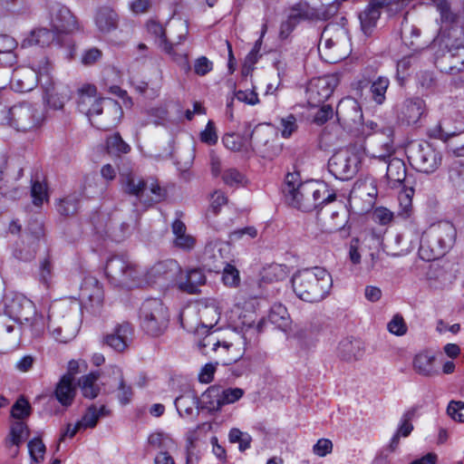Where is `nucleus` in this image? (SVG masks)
<instances>
[{
    "mask_svg": "<svg viewBox=\"0 0 464 464\" xmlns=\"http://www.w3.org/2000/svg\"><path fill=\"white\" fill-rule=\"evenodd\" d=\"M282 191L289 206L305 212L335 199V194L330 193L324 184L314 180L301 181L296 173L286 175Z\"/></svg>",
    "mask_w": 464,
    "mask_h": 464,
    "instance_id": "obj_1",
    "label": "nucleus"
},
{
    "mask_svg": "<svg viewBox=\"0 0 464 464\" xmlns=\"http://www.w3.org/2000/svg\"><path fill=\"white\" fill-rule=\"evenodd\" d=\"M292 287L301 300L316 303L330 294L333 278L326 269L314 266L296 272L292 277Z\"/></svg>",
    "mask_w": 464,
    "mask_h": 464,
    "instance_id": "obj_2",
    "label": "nucleus"
},
{
    "mask_svg": "<svg viewBox=\"0 0 464 464\" xmlns=\"http://www.w3.org/2000/svg\"><path fill=\"white\" fill-rule=\"evenodd\" d=\"M76 103L79 111L89 119L101 114L105 108L106 117L111 116V120L101 126L104 130L115 127L123 114L122 108L118 102L111 99L104 100L98 96L97 89L92 84H83L78 89Z\"/></svg>",
    "mask_w": 464,
    "mask_h": 464,
    "instance_id": "obj_3",
    "label": "nucleus"
},
{
    "mask_svg": "<svg viewBox=\"0 0 464 464\" xmlns=\"http://www.w3.org/2000/svg\"><path fill=\"white\" fill-rule=\"evenodd\" d=\"M457 230L450 222L430 226L420 239L419 255L422 260L432 261L444 256L454 246Z\"/></svg>",
    "mask_w": 464,
    "mask_h": 464,
    "instance_id": "obj_4",
    "label": "nucleus"
},
{
    "mask_svg": "<svg viewBox=\"0 0 464 464\" xmlns=\"http://www.w3.org/2000/svg\"><path fill=\"white\" fill-rule=\"evenodd\" d=\"M440 48L446 50L441 59L437 60V66L445 72H459L464 70V34L455 26L441 29L433 40Z\"/></svg>",
    "mask_w": 464,
    "mask_h": 464,
    "instance_id": "obj_5",
    "label": "nucleus"
},
{
    "mask_svg": "<svg viewBox=\"0 0 464 464\" xmlns=\"http://www.w3.org/2000/svg\"><path fill=\"white\" fill-rule=\"evenodd\" d=\"M81 319L76 308L66 304H54L50 307L47 328L58 342L68 343L78 334Z\"/></svg>",
    "mask_w": 464,
    "mask_h": 464,
    "instance_id": "obj_6",
    "label": "nucleus"
},
{
    "mask_svg": "<svg viewBox=\"0 0 464 464\" xmlns=\"http://www.w3.org/2000/svg\"><path fill=\"white\" fill-rule=\"evenodd\" d=\"M40 110L29 102H19L10 108L0 103V123L17 131L28 132L37 130L43 122Z\"/></svg>",
    "mask_w": 464,
    "mask_h": 464,
    "instance_id": "obj_7",
    "label": "nucleus"
},
{
    "mask_svg": "<svg viewBox=\"0 0 464 464\" xmlns=\"http://www.w3.org/2000/svg\"><path fill=\"white\" fill-rule=\"evenodd\" d=\"M140 321L142 330L147 334L160 336L168 328L169 310L158 298L146 299L140 308Z\"/></svg>",
    "mask_w": 464,
    "mask_h": 464,
    "instance_id": "obj_8",
    "label": "nucleus"
},
{
    "mask_svg": "<svg viewBox=\"0 0 464 464\" xmlns=\"http://www.w3.org/2000/svg\"><path fill=\"white\" fill-rule=\"evenodd\" d=\"M105 274L116 285H140L142 281L139 278V271L126 256H115L108 259L105 266Z\"/></svg>",
    "mask_w": 464,
    "mask_h": 464,
    "instance_id": "obj_9",
    "label": "nucleus"
},
{
    "mask_svg": "<svg viewBox=\"0 0 464 464\" xmlns=\"http://www.w3.org/2000/svg\"><path fill=\"white\" fill-rule=\"evenodd\" d=\"M411 165L420 172L432 173L441 163V155L429 142L411 144L408 149Z\"/></svg>",
    "mask_w": 464,
    "mask_h": 464,
    "instance_id": "obj_10",
    "label": "nucleus"
},
{
    "mask_svg": "<svg viewBox=\"0 0 464 464\" xmlns=\"http://www.w3.org/2000/svg\"><path fill=\"white\" fill-rule=\"evenodd\" d=\"M359 156L349 150H341L335 152L328 160V170L337 179L348 180L358 171Z\"/></svg>",
    "mask_w": 464,
    "mask_h": 464,
    "instance_id": "obj_11",
    "label": "nucleus"
},
{
    "mask_svg": "<svg viewBox=\"0 0 464 464\" xmlns=\"http://www.w3.org/2000/svg\"><path fill=\"white\" fill-rule=\"evenodd\" d=\"M373 73V70L364 69L361 78L353 83V86L359 92H362L363 89L369 86L372 101L377 105H382L386 101V92L390 86V80L386 76L374 78Z\"/></svg>",
    "mask_w": 464,
    "mask_h": 464,
    "instance_id": "obj_12",
    "label": "nucleus"
},
{
    "mask_svg": "<svg viewBox=\"0 0 464 464\" xmlns=\"http://www.w3.org/2000/svg\"><path fill=\"white\" fill-rule=\"evenodd\" d=\"M181 267L174 259L160 261L152 266L145 274V282L149 285L169 286L176 283Z\"/></svg>",
    "mask_w": 464,
    "mask_h": 464,
    "instance_id": "obj_13",
    "label": "nucleus"
},
{
    "mask_svg": "<svg viewBox=\"0 0 464 464\" xmlns=\"http://www.w3.org/2000/svg\"><path fill=\"white\" fill-rule=\"evenodd\" d=\"M338 85L336 75H325L314 79L306 89L307 102L312 107H317L328 100Z\"/></svg>",
    "mask_w": 464,
    "mask_h": 464,
    "instance_id": "obj_14",
    "label": "nucleus"
},
{
    "mask_svg": "<svg viewBox=\"0 0 464 464\" xmlns=\"http://www.w3.org/2000/svg\"><path fill=\"white\" fill-rule=\"evenodd\" d=\"M80 297L84 309L92 314L99 313L104 297L99 281L94 277L84 278L80 290Z\"/></svg>",
    "mask_w": 464,
    "mask_h": 464,
    "instance_id": "obj_15",
    "label": "nucleus"
},
{
    "mask_svg": "<svg viewBox=\"0 0 464 464\" xmlns=\"http://www.w3.org/2000/svg\"><path fill=\"white\" fill-rule=\"evenodd\" d=\"M147 30L150 35L155 37V42L158 44L159 47L170 55L173 61H175L184 70H190L188 55L185 53L179 54L174 51V44L168 41L165 29L162 24L156 21H150L147 24Z\"/></svg>",
    "mask_w": 464,
    "mask_h": 464,
    "instance_id": "obj_16",
    "label": "nucleus"
},
{
    "mask_svg": "<svg viewBox=\"0 0 464 464\" xmlns=\"http://www.w3.org/2000/svg\"><path fill=\"white\" fill-rule=\"evenodd\" d=\"M50 24L56 34H70L77 29L74 15L68 7L59 3L50 6Z\"/></svg>",
    "mask_w": 464,
    "mask_h": 464,
    "instance_id": "obj_17",
    "label": "nucleus"
},
{
    "mask_svg": "<svg viewBox=\"0 0 464 464\" xmlns=\"http://www.w3.org/2000/svg\"><path fill=\"white\" fill-rule=\"evenodd\" d=\"M115 221L108 213L103 211L95 214L92 218V222L97 233L108 235L113 240L121 241L125 237L129 225Z\"/></svg>",
    "mask_w": 464,
    "mask_h": 464,
    "instance_id": "obj_18",
    "label": "nucleus"
},
{
    "mask_svg": "<svg viewBox=\"0 0 464 464\" xmlns=\"http://www.w3.org/2000/svg\"><path fill=\"white\" fill-rule=\"evenodd\" d=\"M274 139V131L268 124L257 125L250 135V140L254 150L262 158L266 160H273L275 157H276L277 149L267 150L265 148L267 143L273 141Z\"/></svg>",
    "mask_w": 464,
    "mask_h": 464,
    "instance_id": "obj_19",
    "label": "nucleus"
},
{
    "mask_svg": "<svg viewBox=\"0 0 464 464\" xmlns=\"http://www.w3.org/2000/svg\"><path fill=\"white\" fill-rule=\"evenodd\" d=\"M213 325L212 323L209 324L202 323L201 326L197 328V335L205 334V336L198 342V346L202 353L206 355L209 354L210 352L218 353L219 349H221L220 354L222 355L231 347V343L225 341L220 342L215 332H209V329Z\"/></svg>",
    "mask_w": 464,
    "mask_h": 464,
    "instance_id": "obj_20",
    "label": "nucleus"
},
{
    "mask_svg": "<svg viewBox=\"0 0 464 464\" xmlns=\"http://www.w3.org/2000/svg\"><path fill=\"white\" fill-rule=\"evenodd\" d=\"M425 111V102L418 97L409 98L397 106L399 121L408 124H416Z\"/></svg>",
    "mask_w": 464,
    "mask_h": 464,
    "instance_id": "obj_21",
    "label": "nucleus"
},
{
    "mask_svg": "<svg viewBox=\"0 0 464 464\" xmlns=\"http://www.w3.org/2000/svg\"><path fill=\"white\" fill-rule=\"evenodd\" d=\"M401 35L404 44L412 51L419 52L428 47L427 43H421L420 29L414 23L412 15L405 14L401 24Z\"/></svg>",
    "mask_w": 464,
    "mask_h": 464,
    "instance_id": "obj_22",
    "label": "nucleus"
},
{
    "mask_svg": "<svg viewBox=\"0 0 464 464\" xmlns=\"http://www.w3.org/2000/svg\"><path fill=\"white\" fill-rule=\"evenodd\" d=\"M330 28L326 27L322 34V37L318 45V51L321 56L328 63H334L346 56L345 53H339L338 36L343 35V30L338 29L335 39L329 36Z\"/></svg>",
    "mask_w": 464,
    "mask_h": 464,
    "instance_id": "obj_23",
    "label": "nucleus"
},
{
    "mask_svg": "<svg viewBox=\"0 0 464 464\" xmlns=\"http://www.w3.org/2000/svg\"><path fill=\"white\" fill-rule=\"evenodd\" d=\"M455 119L454 126L450 124V119H442L439 125L431 130L430 135L436 139L446 141L450 137H453L464 130V110L455 111L452 115Z\"/></svg>",
    "mask_w": 464,
    "mask_h": 464,
    "instance_id": "obj_24",
    "label": "nucleus"
},
{
    "mask_svg": "<svg viewBox=\"0 0 464 464\" xmlns=\"http://www.w3.org/2000/svg\"><path fill=\"white\" fill-rule=\"evenodd\" d=\"M227 246L220 241L208 242L203 252V259L209 270L219 272L224 265Z\"/></svg>",
    "mask_w": 464,
    "mask_h": 464,
    "instance_id": "obj_25",
    "label": "nucleus"
},
{
    "mask_svg": "<svg viewBox=\"0 0 464 464\" xmlns=\"http://www.w3.org/2000/svg\"><path fill=\"white\" fill-rule=\"evenodd\" d=\"M5 314L17 320L29 321L26 310L33 309V304L23 295H5L4 299Z\"/></svg>",
    "mask_w": 464,
    "mask_h": 464,
    "instance_id": "obj_26",
    "label": "nucleus"
},
{
    "mask_svg": "<svg viewBox=\"0 0 464 464\" xmlns=\"http://www.w3.org/2000/svg\"><path fill=\"white\" fill-rule=\"evenodd\" d=\"M206 283V276L204 273L198 268H192L183 275L182 271L177 278L176 285L178 288L189 295L198 293L199 286Z\"/></svg>",
    "mask_w": 464,
    "mask_h": 464,
    "instance_id": "obj_27",
    "label": "nucleus"
},
{
    "mask_svg": "<svg viewBox=\"0 0 464 464\" xmlns=\"http://www.w3.org/2000/svg\"><path fill=\"white\" fill-rule=\"evenodd\" d=\"M175 407L182 418H194L199 413L200 404L197 394L188 391L177 397L174 401Z\"/></svg>",
    "mask_w": 464,
    "mask_h": 464,
    "instance_id": "obj_28",
    "label": "nucleus"
},
{
    "mask_svg": "<svg viewBox=\"0 0 464 464\" xmlns=\"http://www.w3.org/2000/svg\"><path fill=\"white\" fill-rule=\"evenodd\" d=\"M132 335V327L129 323L117 325L111 334L104 337V343L116 352H123Z\"/></svg>",
    "mask_w": 464,
    "mask_h": 464,
    "instance_id": "obj_29",
    "label": "nucleus"
},
{
    "mask_svg": "<svg viewBox=\"0 0 464 464\" xmlns=\"http://www.w3.org/2000/svg\"><path fill=\"white\" fill-rule=\"evenodd\" d=\"M120 182L125 193L135 196L142 202L147 191L148 181L132 172H124L120 175Z\"/></svg>",
    "mask_w": 464,
    "mask_h": 464,
    "instance_id": "obj_30",
    "label": "nucleus"
},
{
    "mask_svg": "<svg viewBox=\"0 0 464 464\" xmlns=\"http://www.w3.org/2000/svg\"><path fill=\"white\" fill-rule=\"evenodd\" d=\"M74 377L71 374H64L58 383L54 391L56 400L64 407L72 405L75 394L76 388L73 384Z\"/></svg>",
    "mask_w": 464,
    "mask_h": 464,
    "instance_id": "obj_31",
    "label": "nucleus"
},
{
    "mask_svg": "<svg viewBox=\"0 0 464 464\" xmlns=\"http://www.w3.org/2000/svg\"><path fill=\"white\" fill-rule=\"evenodd\" d=\"M381 8L382 6L375 0L369 3L359 14L361 28L365 35H370L372 29L376 26L377 21L381 16Z\"/></svg>",
    "mask_w": 464,
    "mask_h": 464,
    "instance_id": "obj_32",
    "label": "nucleus"
},
{
    "mask_svg": "<svg viewBox=\"0 0 464 464\" xmlns=\"http://www.w3.org/2000/svg\"><path fill=\"white\" fill-rule=\"evenodd\" d=\"M37 82V73L31 69L16 70L12 78V87L21 92L33 90Z\"/></svg>",
    "mask_w": 464,
    "mask_h": 464,
    "instance_id": "obj_33",
    "label": "nucleus"
},
{
    "mask_svg": "<svg viewBox=\"0 0 464 464\" xmlns=\"http://www.w3.org/2000/svg\"><path fill=\"white\" fill-rule=\"evenodd\" d=\"M119 16L109 7H102L95 16V24L102 34H109L118 27Z\"/></svg>",
    "mask_w": 464,
    "mask_h": 464,
    "instance_id": "obj_34",
    "label": "nucleus"
},
{
    "mask_svg": "<svg viewBox=\"0 0 464 464\" xmlns=\"http://www.w3.org/2000/svg\"><path fill=\"white\" fill-rule=\"evenodd\" d=\"M386 178L391 188H397L406 178V167L403 160L392 158L388 160Z\"/></svg>",
    "mask_w": 464,
    "mask_h": 464,
    "instance_id": "obj_35",
    "label": "nucleus"
},
{
    "mask_svg": "<svg viewBox=\"0 0 464 464\" xmlns=\"http://www.w3.org/2000/svg\"><path fill=\"white\" fill-rule=\"evenodd\" d=\"M222 387L218 385H212L203 392L199 404L201 409H206L208 411H218L223 407L221 398Z\"/></svg>",
    "mask_w": 464,
    "mask_h": 464,
    "instance_id": "obj_36",
    "label": "nucleus"
},
{
    "mask_svg": "<svg viewBox=\"0 0 464 464\" xmlns=\"http://www.w3.org/2000/svg\"><path fill=\"white\" fill-rule=\"evenodd\" d=\"M435 355L430 351H423L415 355L413 368L423 376H432L437 373L434 367Z\"/></svg>",
    "mask_w": 464,
    "mask_h": 464,
    "instance_id": "obj_37",
    "label": "nucleus"
},
{
    "mask_svg": "<svg viewBox=\"0 0 464 464\" xmlns=\"http://www.w3.org/2000/svg\"><path fill=\"white\" fill-rule=\"evenodd\" d=\"M56 32L46 28H37L22 42V47H29L33 45L47 46L51 44L56 35Z\"/></svg>",
    "mask_w": 464,
    "mask_h": 464,
    "instance_id": "obj_38",
    "label": "nucleus"
},
{
    "mask_svg": "<svg viewBox=\"0 0 464 464\" xmlns=\"http://www.w3.org/2000/svg\"><path fill=\"white\" fill-rule=\"evenodd\" d=\"M172 232L174 235L173 244L176 247L185 251L194 247L196 240L186 233V226L182 221L177 219L172 223Z\"/></svg>",
    "mask_w": 464,
    "mask_h": 464,
    "instance_id": "obj_39",
    "label": "nucleus"
},
{
    "mask_svg": "<svg viewBox=\"0 0 464 464\" xmlns=\"http://www.w3.org/2000/svg\"><path fill=\"white\" fill-rule=\"evenodd\" d=\"M111 411L106 408L105 405H101L99 408L95 404L90 405L82 419L78 420V423L82 428L93 429L101 418L109 416Z\"/></svg>",
    "mask_w": 464,
    "mask_h": 464,
    "instance_id": "obj_40",
    "label": "nucleus"
},
{
    "mask_svg": "<svg viewBox=\"0 0 464 464\" xmlns=\"http://www.w3.org/2000/svg\"><path fill=\"white\" fill-rule=\"evenodd\" d=\"M338 353L342 360L347 362L360 359L363 353L361 342L351 339L343 340L339 343Z\"/></svg>",
    "mask_w": 464,
    "mask_h": 464,
    "instance_id": "obj_41",
    "label": "nucleus"
},
{
    "mask_svg": "<svg viewBox=\"0 0 464 464\" xmlns=\"http://www.w3.org/2000/svg\"><path fill=\"white\" fill-rule=\"evenodd\" d=\"M99 378V372H92L79 379L78 383L83 397L87 399H94L98 396L101 391L100 386L97 384Z\"/></svg>",
    "mask_w": 464,
    "mask_h": 464,
    "instance_id": "obj_42",
    "label": "nucleus"
},
{
    "mask_svg": "<svg viewBox=\"0 0 464 464\" xmlns=\"http://www.w3.org/2000/svg\"><path fill=\"white\" fill-rule=\"evenodd\" d=\"M16 47L15 40L6 34L0 35V64L11 66L16 62L14 50Z\"/></svg>",
    "mask_w": 464,
    "mask_h": 464,
    "instance_id": "obj_43",
    "label": "nucleus"
},
{
    "mask_svg": "<svg viewBox=\"0 0 464 464\" xmlns=\"http://www.w3.org/2000/svg\"><path fill=\"white\" fill-rule=\"evenodd\" d=\"M269 322L282 331H285L290 324L287 309L282 304H275L268 314Z\"/></svg>",
    "mask_w": 464,
    "mask_h": 464,
    "instance_id": "obj_44",
    "label": "nucleus"
},
{
    "mask_svg": "<svg viewBox=\"0 0 464 464\" xmlns=\"http://www.w3.org/2000/svg\"><path fill=\"white\" fill-rule=\"evenodd\" d=\"M31 70H34L35 73H37V80L43 88L53 85L52 77L53 65L47 58H42L38 63L35 64V67L31 68Z\"/></svg>",
    "mask_w": 464,
    "mask_h": 464,
    "instance_id": "obj_45",
    "label": "nucleus"
},
{
    "mask_svg": "<svg viewBox=\"0 0 464 464\" xmlns=\"http://www.w3.org/2000/svg\"><path fill=\"white\" fill-rule=\"evenodd\" d=\"M314 16V11L306 3H297L289 11L287 18L296 25L302 20H310Z\"/></svg>",
    "mask_w": 464,
    "mask_h": 464,
    "instance_id": "obj_46",
    "label": "nucleus"
},
{
    "mask_svg": "<svg viewBox=\"0 0 464 464\" xmlns=\"http://www.w3.org/2000/svg\"><path fill=\"white\" fill-rule=\"evenodd\" d=\"M148 181L147 191L142 199L145 205H151L152 203H158L165 198L166 191L162 188L157 180L151 179Z\"/></svg>",
    "mask_w": 464,
    "mask_h": 464,
    "instance_id": "obj_47",
    "label": "nucleus"
},
{
    "mask_svg": "<svg viewBox=\"0 0 464 464\" xmlns=\"http://www.w3.org/2000/svg\"><path fill=\"white\" fill-rule=\"evenodd\" d=\"M377 195V189L372 182H356L350 193V201H355L358 198H362L364 196L370 198V203H372Z\"/></svg>",
    "mask_w": 464,
    "mask_h": 464,
    "instance_id": "obj_48",
    "label": "nucleus"
},
{
    "mask_svg": "<svg viewBox=\"0 0 464 464\" xmlns=\"http://www.w3.org/2000/svg\"><path fill=\"white\" fill-rule=\"evenodd\" d=\"M44 99L47 102L48 106L54 110H62L65 102L67 101V96L63 95L62 92H59L55 89L54 84L44 87Z\"/></svg>",
    "mask_w": 464,
    "mask_h": 464,
    "instance_id": "obj_49",
    "label": "nucleus"
},
{
    "mask_svg": "<svg viewBox=\"0 0 464 464\" xmlns=\"http://www.w3.org/2000/svg\"><path fill=\"white\" fill-rule=\"evenodd\" d=\"M29 436L27 425L21 420H14L10 429V443L19 447Z\"/></svg>",
    "mask_w": 464,
    "mask_h": 464,
    "instance_id": "obj_50",
    "label": "nucleus"
},
{
    "mask_svg": "<svg viewBox=\"0 0 464 464\" xmlns=\"http://www.w3.org/2000/svg\"><path fill=\"white\" fill-rule=\"evenodd\" d=\"M79 198L76 194L69 195L61 198L56 206L60 215L68 217L73 215L78 210Z\"/></svg>",
    "mask_w": 464,
    "mask_h": 464,
    "instance_id": "obj_51",
    "label": "nucleus"
},
{
    "mask_svg": "<svg viewBox=\"0 0 464 464\" xmlns=\"http://www.w3.org/2000/svg\"><path fill=\"white\" fill-rule=\"evenodd\" d=\"M413 188H410L405 189L403 193L399 195L400 210L398 216L402 218H409L412 213L411 197L413 195Z\"/></svg>",
    "mask_w": 464,
    "mask_h": 464,
    "instance_id": "obj_52",
    "label": "nucleus"
},
{
    "mask_svg": "<svg viewBox=\"0 0 464 464\" xmlns=\"http://www.w3.org/2000/svg\"><path fill=\"white\" fill-rule=\"evenodd\" d=\"M107 150L111 154H125L130 150V147L121 137L119 133H115L107 139Z\"/></svg>",
    "mask_w": 464,
    "mask_h": 464,
    "instance_id": "obj_53",
    "label": "nucleus"
},
{
    "mask_svg": "<svg viewBox=\"0 0 464 464\" xmlns=\"http://www.w3.org/2000/svg\"><path fill=\"white\" fill-rule=\"evenodd\" d=\"M149 443L160 450H171L176 448L175 441L163 433H153L149 437Z\"/></svg>",
    "mask_w": 464,
    "mask_h": 464,
    "instance_id": "obj_54",
    "label": "nucleus"
},
{
    "mask_svg": "<svg viewBox=\"0 0 464 464\" xmlns=\"http://www.w3.org/2000/svg\"><path fill=\"white\" fill-rule=\"evenodd\" d=\"M31 414V405L24 397H20L12 406L11 416L15 420L23 421L24 419Z\"/></svg>",
    "mask_w": 464,
    "mask_h": 464,
    "instance_id": "obj_55",
    "label": "nucleus"
},
{
    "mask_svg": "<svg viewBox=\"0 0 464 464\" xmlns=\"http://www.w3.org/2000/svg\"><path fill=\"white\" fill-rule=\"evenodd\" d=\"M112 371H113V373H115L119 376V379H120L118 399L121 404L126 405L130 401V399L132 396L131 387L127 386L125 384L124 380L122 378L121 370L119 367L113 366Z\"/></svg>",
    "mask_w": 464,
    "mask_h": 464,
    "instance_id": "obj_56",
    "label": "nucleus"
},
{
    "mask_svg": "<svg viewBox=\"0 0 464 464\" xmlns=\"http://www.w3.org/2000/svg\"><path fill=\"white\" fill-rule=\"evenodd\" d=\"M449 179L457 190L464 192V165L452 166L449 170Z\"/></svg>",
    "mask_w": 464,
    "mask_h": 464,
    "instance_id": "obj_57",
    "label": "nucleus"
},
{
    "mask_svg": "<svg viewBox=\"0 0 464 464\" xmlns=\"http://www.w3.org/2000/svg\"><path fill=\"white\" fill-rule=\"evenodd\" d=\"M31 196L33 198V203L34 206H42L44 201L47 200L48 198L46 186L40 181H34L32 184Z\"/></svg>",
    "mask_w": 464,
    "mask_h": 464,
    "instance_id": "obj_58",
    "label": "nucleus"
},
{
    "mask_svg": "<svg viewBox=\"0 0 464 464\" xmlns=\"http://www.w3.org/2000/svg\"><path fill=\"white\" fill-rule=\"evenodd\" d=\"M221 269H223L222 280L226 285H238L240 281L239 272L234 266L227 263Z\"/></svg>",
    "mask_w": 464,
    "mask_h": 464,
    "instance_id": "obj_59",
    "label": "nucleus"
},
{
    "mask_svg": "<svg viewBox=\"0 0 464 464\" xmlns=\"http://www.w3.org/2000/svg\"><path fill=\"white\" fill-rule=\"evenodd\" d=\"M28 450L31 459L36 463L44 459L45 446L42 440L34 438L28 442Z\"/></svg>",
    "mask_w": 464,
    "mask_h": 464,
    "instance_id": "obj_60",
    "label": "nucleus"
},
{
    "mask_svg": "<svg viewBox=\"0 0 464 464\" xmlns=\"http://www.w3.org/2000/svg\"><path fill=\"white\" fill-rule=\"evenodd\" d=\"M388 331L397 336L404 335L407 332V325L400 314H395L387 324Z\"/></svg>",
    "mask_w": 464,
    "mask_h": 464,
    "instance_id": "obj_61",
    "label": "nucleus"
},
{
    "mask_svg": "<svg viewBox=\"0 0 464 464\" xmlns=\"http://www.w3.org/2000/svg\"><path fill=\"white\" fill-rule=\"evenodd\" d=\"M414 414H415L414 411L411 410V411H406L402 415V417L401 419L400 426L396 431V433L399 434V436L408 437L411 434V432L413 430V426L411 424V420L414 417Z\"/></svg>",
    "mask_w": 464,
    "mask_h": 464,
    "instance_id": "obj_62",
    "label": "nucleus"
},
{
    "mask_svg": "<svg viewBox=\"0 0 464 464\" xmlns=\"http://www.w3.org/2000/svg\"><path fill=\"white\" fill-rule=\"evenodd\" d=\"M279 129L284 138H289L297 129L296 119L293 114L282 118L279 123Z\"/></svg>",
    "mask_w": 464,
    "mask_h": 464,
    "instance_id": "obj_63",
    "label": "nucleus"
},
{
    "mask_svg": "<svg viewBox=\"0 0 464 464\" xmlns=\"http://www.w3.org/2000/svg\"><path fill=\"white\" fill-rule=\"evenodd\" d=\"M447 412L454 420L464 422V402L451 401L449 403Z\"/></svg>",
    "mask_w": 464,
    "mask_h": 464,
    "instance_id": "obj_64",
    "label": "nucleus"
}]
</instances>
